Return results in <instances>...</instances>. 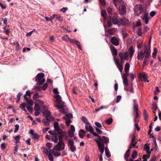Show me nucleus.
Listing matches in <instances>:
<instances>
[{"mask_svg": "<svg viewBox=\"0 0 161 161\" xmlns=\"http://www.w3.org/2000/svg\"><path fill=\"white\" fill-rule=\"evenodd\" d=\"M107 13L105 10H103L101 12V16L103 17L104 20H107V24L104 25L105 31V40L107 42L110 44L111 42V29H108L111 26V15H109L107 18Z\"/></svg>", "mask_w": 161, "mask_h": 161, "instance_id": "obj_1", "label": "nucleus"}, {"mask_svg": "<svg viewBox=\"0 0 161 161\" xmlns=\"http://www.w3.org/2000/svg\"><path fill=\"white\" fill-rule=\"evenodd\" d=\"M144 51L142 50H140L138 51L137 54V58L140 60H142L143 59L145 55L146 54L145 50L149 51L151 54V49L150 47L148 48L146 45H145L144 47Z\"/></svg>", "mask_w": 161, "mask_h": 161, "instance_id": "obj_2", "label": "nucleus"}, {"mask_svg": "<svg viewBox=\"0 0 161 161\" xmlns=\"http://www.w3.org/2000/svg\"><path fill=\"white\" fill-rule=\"evenodd\" d=\"M146 11V8L140 5H137L135 7V14L137 16H139L142 12L144 13Z\"/></svg>", "mask_w": 161, "mask_h": 161, "instance_id": "obj_3", "label": "nucleus"}, {"mask_svg": "<svg viewBox=\"0 0 161 161\" xmlns=\"http://www.w3.org/2000/svg\"><path fill=\"white\" fill-rule=\"evenodd\" d=\"M64 102L61 103H59V105H55V106L58 108H60L59 111L63 114L67 113L68 110L66 108L65 105H64Z\"/></svg>", "mask_w": 161, "mask_h": 161, "instance_id": "obj_4", "label": "nucleus"}, {"mask_svg": "<svg viewBox=\"0 0 161 161\" xmlns=\"http://www.w3.org/2000/svg\"><path fill=\"white\" fill-rule=\"evenodd\" d=\"M134 104H133V115L135 118L134 120H135V118L138 117L139 115L138 112V105L136 103V100H133Z\"/></svg>", "mask_w": 161, "mask_h": 161, "instance_id": "obj_5", "label": "nucleus"}, {"mask_svg": "<svg viewBox=\"0 0 161 161\" xmlns=\"http://www.w3.org/2000/svg\"><path fill=\"white\" fill-rule=\"evenodd\" d=\"M94 140L96 141V143L97 144L98 147V150L101 153L103 154L104 151V145L103 143L100 142L98 141L97 139H95Z\"/></svg>", "mask_w": 161, "mask_h": 161, "instance_id": "obj_6", "label": "nucleus"}, {"mask_svg": "<svg viewBox=\"0 0 161 161\" xmlns=\"http://www.w3.org/2000/svg\"><path fill=\"white\" fill-rule=\"evenodd\" d=\"M141 18L146 24H148V20L150 19V17L148 16V12L146 11L142 15Z\"/></svg>", "mask_w": 161, "mask_h": 161, "instance_id": "obj_7", "label": "nucleus"}, {"mask_svg": "<svg viewBox=\"0 0 161 161\" xmlns=\"http://www.w3.org/2000/svg\"><path fill=\"white\" fill-rule=\"evenodd\" d=\"M119 10L120 14L125 15L126 13V7L124 5H120L119 7Z\"/></svg>", "mask_w": 161, "mask_h": 161, "instance_id": "obj_8", "label": "nucleus"}, {"mask_svg": "<svg viewBox=\"0 0 161 161\" xmlns=\"http://www.w3.org/2000/svg\"><path fill=\"white\" fill-rule=\"evenodd\" d=\"M43 116L45 117L46 118H49L51 121L54 120L53 117L51 115V113L49 111H46L43 112Z\"/></svg>", "mask_w": 161, "mask_h": 161, "instance_id": "obj_9", "label": "nucleus"}, {"mask_svg": "<svg viewBox=\"0 0 161 161\" xmlns=\"http://www.w3.org/2000/svg\"><path fill=\"white\" fill-rule=\"evenodd\" d=\"M54 130L58 134H61L62 133V130L60 128L58 123L57 122L55 121L54 123Z\"/></svg>", "mask_w": 161, "mask_h": 161, "instance_id": "obj_10", "label": "nucleus"}, {"mask_svg": "<svg viewBox=\"0 0 161 161\" xmlns=\"http://www.w3.org/2000/svg\"><path fill=\"white\" fill-rule=\"evenodd\" d=\"M64 145L63 142H59L55 146L56 150H63L64 148Z\"/></svg>", "mask_w": 161, "mask_h": 161, "instance_id": "obj_11", "label": "nucleus"}, {"mask_svg": "<svg viewBox=\"0 0 161 161\" xmlns=\"http://www.w3.org/2000/svg\"><path fill=\"white\" fill-rule=\"evenodd\" d=\"M119 55L120 57V59L122 61H123V59L126 60H128V59L129 56L128 53L126 52H124L123 55L122 53H119Z\"/></svg>", "mask_w": 161, "mask_h": 161, "instance_id": "obj_12", "label": "nucleus"}, {"mask_svg": "<svg viewBox=\"0 0 161 161\" xmlns=\"http://www.w3.org/2000/svg\"><path fill=\"white\" fill-rule=\"evenodd\" d=\"M145 52H146V54L145 55V58L143 60V65H146L148 63L147 61V59L148 58L150 55V53L149 51H147L146 50H145Z\"/></svg>", "mask_w": 161, "mask_h": 161, "instance_id": "obj_13", "label": "nucleus"}, {"mask_svg": "<svg viewBox=\"0 0 161 161\" xmlns=\"http://www.w3.org/2000/svg\"><path fill=\"white\" fill-rule=\"evenodd\" d=\"M97 140L99 141L100 142L103 143L104 144V143H107L108 142L109 139L107 137L103 136L102 138L100 137Z\"/></svg>", "mask_w": 161, "mask_h": 161, "instance_id": "obj_14", "label": "nucleus"}, {"mask_svg": "<svg viewBox=\"0 0 161 161\" xmlns=\"http://www.w3.org/2000/svg\"><path fill=\"white\" fill-rule=\"evenodd\" d=\"M128 20L125 17H123L122 18H120L119 21V25H125L126 24L128 23Z\"/></svg>", "mask_w": 161, "mask_h": 161, "instance_id": "obj_15", "label": "nucleus"}, {"mask_svg": "<svg viewBox=\"0 0 161 161\" xmlns=\"http://www.w3.org/2000/svg\"><path fill=\"white\" fill-rule=\"evenodd\" d=\"M119 39L114 36L111 37V43L116 46H118L119 44Z\"/></svg>", "mask_w": 161, "mask_h": 161, "instance_id": "obj_16", "label": "nucleus"}, {"mask_svg": "<svg viewBox=\"0 0 161 161\" xmlns=\"http://www.w3.org/2000/svg\"><path fill=\"white\" fill-rule=\"evenodd\" d=\"M127 74H125L122 76L123 83L125 86L128 85V80L127 79Z\"/></svg>", "mask_w": 161, "mask_h": 161, "instance_id": "obj_17", "label": "nucleus"}, {"mask_svg": "<svg viewBox=\"0 0 161 161\" xmlns=\"http://www.w3.org/2000/svg\"><path fill=\"white\" fill-rule=\"evenodd\" d=\"M135 136L134 134H133L131 140V145L133 147L137 148L138 147L136 145L137 142L135 141Z\"/></svg>", "mask_w": 161, "mask_h": 161, "instance_id": "obj_18", "label": "nucleus"}, {"mask_svg": "<svg viewBox=\"0 0 161 161\" xmlns=\"http://www.w3.org/2000/svg\"><path fill=\"white\" fill-rule=\"evenodd\" d=\"M139 78L140 79H143V81L144 82H146L147 79V75L144 72H143L140 74Z\"/></svg>", "mask_w": 161, "mask_h": 161, "instance_id": "obj_19", "label": "nucleus"}, {"mask_svg": "<svg viewBox=\"0 0 161 161\" xmlns=\"http://www.w3.org/2000/svg\"><path fill=\"white\" fill-rule=\"evenodd\" d=\"M44 76V73H39L36 76L35 79L36 81L39 80L42 78H43Z\"/></svg>", "mask_w": 161, "mask_h": 161, "instance_id": "obj_20", "label": "nucleus"}, {"mask_svg": "<svg viewBox=\"0 0 161 161\" xmlns=\"http://www.w3.org/2000/svg\"><path fill=\"white\" fill-rule=\"evenodd\" d=\"M50 121H51L49 118H44L42 120V122L45 126H48L49 125Z\"/></svg>", "mask_w": 161, "mask_h": 161, "instance_id": "obj_21", "label": "nucleus"}, {"mask_svg": "<svg viewBox=\"0 0 161 161\" xmlns=\"http://www.w3.org/2000/svg\"><path fill=\"white\" fill-rule=\"evenodd\" d=\"M128 52L130 57V59H131L135 52V51L133 49L132 46H131L130 47L128 50Z\"/></svg>", "mask_w": 161, "mask_h": 161, "instance_id": "obj_22", "label": "nucleus"}, {"mask_svg": "<svg viewBox=\"0 0 161 161\" xmlns=\"http://www.w3.org/2000/svg\"><path fill=\"white\" fill-rule=\"evenodd\" d=\"M55 97L56 99V101L58 103H61L63 102L61 99V96L59 94H57L55 96Z\"/></svg>", "mask_w": 161, "mask_h": 161, "instance_id": "obj_23", "label": "nucleus"}, {"mask_svg": "<svg viewBox=\"0 0 161 161\" xmlns=\"http://www.w3.org/2000/svg\"><path fill=\"white\" fill-rule=\"evenodd\" d=\"M111 52L114 58L118 54L117 51L113 46H111Z\"/></svg>", "mask_w": 161, "mask_h": 161, "instance_id": "obj_24", "label": "nucleus"}, {"mask_svg": "<svg viewBox=\"0 0 161 161\" xmlns=\"http://www.w3.org/2000/svg\"><path fill=\"white\" fill-rule=\"evenodd\" d=\"M86 134V131L82 129L80 130L79 131V135L80 138H83Z\"/></svg>", "mask_w": 161, "mask_h": 161, "instance_id": "obj_25", "label": "nucleus"}, {"mask_svg": "<svg viewBox=\"0 0 161 161\" xmlns=\"http://www.w3.org/2000/svg\"><path fill=\"white\" fill-rule=\"evenodd\" d=\"M119 19H118L115 17H113L112 18V22L114 24H117L119 25Z\"/></svg>", "mask_w": 161, "mask_h": 161, "instance_id": "obj_26", "label": "nucleus"}, {"mask_svg": "<svg viewBox=\"0 0 161 161\" xmlns=\"http://www.w3.org/2000/svg\"><path fill=\"white\" fill-rule=\"evenodd\" d=\"M51 140L55 143H57L58 141V134L56 133V135H53L51 137Z\"/></svg>", "mask_w": 161, "mask_h": 161, "instance_id": "obj_27", "label": "nucleus"}, {"mask_svg": "<svg viewBox=\"0 0 161 161\" xmlns=\"http://www.w3.org/2000/svg\"><path fill=\"white\" fill-rule=\"evenodd\" d=\"M130 152V149H128L124 154V158L126 160V161H128V158L129 156Z\"/></svg>", "mask_w": 161, "mask_h": 161, "instance_id": "obj_28", "label": "nucleus"}, {"mask_svg": "<svg viewBox=\"0 0 161 161\" xmlns=\"http://www.w3.org/2000/svg\"><path fill=\"white\" fill-rule=\"evenodd\" d=\"M113 3L116 7L122 3V2L120 0H113Z\"/></svg>", "mask_w": 161, "mask_h": 161, "instance_id": "obj_29", "label": "nucleus"}, {"mask_svg": "<svg viewBox=\"0 0 161 161\" xmlns=\"http://www.w3.org/2000/svg\"><path fill=\"white\" fill-rule=\"evenodd\" d=\"M130 67V64L128 63H126L125 66V71L127 74L129 72Z\"/></svg>", "mask_w": 161, "mask_h": 161, "instance_id": "obj_30", "label": "nucleus"}, {"mask_svg": "<svg viewBox=\"0 0 161 161\" xmlns=\"http://www.w3.org/2000/svg\"><path fill=\"white\" fill-rule=\"evenodd\" d=\"M85 129L86 130L89 132L91 133L93 131V128L91 126H88L86 125L85 126Z\"/></svg>", "mask_w": 161, "mask_h": 161, "instance_id": "obj_31", "label": "nucleus"}, {"mask_svg": "<svg viewBox=\"0 0 161 161\" xmlns=\"http://www.w3.org/2000/svg\"><path fill=\"white\" fill-rule=\"evenodd\" d=\"M58 134H59V135L58 136V139L59 140V142H63V138L64 136V132L62 130V133L61 134H58V133H57Z\"/></svg>", "mask_w": 161, "mask_h": 161, "instance_id": "obj_32", "label": "nucleus"}, {"mask_svg": "<svg viewBox=\"0 0 161 161\" xmlns=\"http://www.w3.org/2000/svg\"><path fill=\"white\" fill-rule=\"evenodd\" d=\"M144 148L145 150L146 151L147 154H149L151 153V152L149 151L150 148L148 144H145L144 146Z\"/></svg>", "mask_w": 161, "mask_h": 161, "instance_id": "obj_33", "label": "nucleus"}, {"mask_svg": "<svg viewBox=\"0 0 161 161\" xmlns=\"http://www.w3.org/2000/svg\"><path fill=\"white\" fill-rule=\"evenodd\" d=\"M81 120L85 124L90 125V123L89 122L88 120L85 117H82L81 118Z\"/></svg>", "mask_w": 161, "mask_h": 161, "instance_id": "obj_34", "label": "nucleus"}, {"mask_svg": "<svg viewBox=\"0 0 161 161\" xmlns=\"http://www.w3.org/2000/svg\"><path fill=\"white\" fill-rule=\"evenodd\" d=\"M65 116V117H63L64 119H67V118L70 119L72 117L73 115L72 114L69 113L66 114Z\"/></svg>", "mask_w": 161, "mask_h": 161, "instance_id": "obj_35", "label": "nucleus"}, {"mask_svg": "<svg viewBox=\"0 0 161 161\" xmlns=\"http://www.w3.org/2000/svg\"><path fill=\"white\" fill-rule=\"evenodd\" d=\"M32 138L34 139H39L40 136L39 134L36 133L33 134V135L32 136Z\"/></svg>", "mask_w": 161, "mask_h": 161, "instance_id": "obj_36", "label": "nucleus"}, {"mask_svg": "<svg viewBox=\"0 0 161 161\" xmlns=\"http://www.w3.org/2000/svg\"><path fill=\"white\" fill-rule=\"evenodd\" d=\"M157 52V49L156 48H154V49L153 52L152 53V57L153 58H156Z\"/></svg>", "mask_w": 161, "mask_h": 161, "instance_id": "obj_37", "label": "nucleus"}, {"mask_svg": "<svg viewBox=\"0 0 161 161\" xmlns=\"http://www.w3.org/2000/svg\"><path fill=\"white\" fill-rule=\"evenodd\" d=\"M22 95V94L20 92H19L17 96V100L16 101V102L18 103L19 101L20 97Z\"/></svg>", "mask_w": 161, "mask_h": 161, "instance_id": "obj_38", "label": "nucleus"}, {"mask_svg": "<svg viewBox=\"0 0 161 161\" xmlns=\"http://www.w3.org/2000/svg\"><path fill=\"white\" fill-rule=\"evenodd\" d=\"M75 44L78 46L79 49L81 50H82V48L81 47L80 43L79 41L76 40L75 42Z\"/></svg>", "mask_w": 161, "mask_h": 161, "instance_id": "obj_39", "label": "nucleus"}, {"mask_svg": "<svg viewBox=\"0 0 161 161\" xmlns=\"http://www.w3.org/2000/svg\"><path fill=\"white\" fill-rule=\"evenodd\" d=\"M40 109V107L39 105L36 103H35V107H34V109L36 111H38Z\"/></svg>", "mask_w": 161, "mask_h": 161, "instance_id": "obj_40", "label": "nucleus"}, {"mask_svg": "<svg viewBox=\"0 0 161 161\" xmlns=\"http://www.w3.org/2000/svg\"><path fill=\"white\" fill-rule=\"evenodd\" d=\"M27 104L28 105L31 106H33V101L31 99H30L29 100H27Z\"/></svg>", "mask_w": 161, "mask_h": 161, "instance_id": "obj_41", "label": "nucleus"}, {"mask_svg": "<svg viewBox=\"0 0 161 161\" xmlns=\"http://www.w3.org/2000/svg\"><path fill=\"white\" fill-rule=\"evenodd\" d=\"M45 81V79H43L41 80H39L37 83V85H42Z\"/></svg>", "mask_w": 161, "mask_h": 161, "instance_id": "obj_42", "label": "nucleus"}, {"mask_svg": "<svg viewBox=\"0 0 161 161\" xmlns=\"http://www.w3.org/2000/svg\"><path fill=\"white\" fill-rule=\"evenodd\" d=\"M143 115L145 119L147 120L148 119V114L145 110L144 111Z\"/></svg>", "mask_w": 161, "mask_h": 161, "instance_id": "obj_43", "label": "nucleus"}, {"mask_svg": "<svg viewBox=\"0 0 161 161\" xmlns=\"http://www.w3.org/2000/svg\"><path fill=\"white\" fill-rule=\"evenodd\" d=\"M137 155V152L136 150H134L133 151L131 157L133 159L135 158Z\"/></svg>", "mask_w": 161, "mask_h": 161, "instance_id": "obj_44", "label": "nucleus"}, {"mask_svg": "<svg viewBox=\"0 0 161 161\" xmlns=\"http://www.w3.org/2000/svg\"><path fill=\"white\" fill-rule=\"evenodd\" d=\"M74 144V142L73 140L69 139L68 140V145L71 146H73Z\"/></svg>", "mask_w": 161, "mask_h": 161, "instance_id": "obj_45", "label": "nucleus"}, {"mask_svg": "<svg viewBox=\"0 0 161 161\" xmlns=\"http://www.w3.org/2000/svg\"><path fill=\"white\" fill-rule=\"evenodd\" d=\"M48 159L50 161H54L53 157L51 154V153H49L48 155Z\"/></svg>", "mask_w": 161, "mask_h": 161, "instance_id": "obj_46", "label": "nucleus"}, {"mask_svg": "<svg viewBox=\"0 0 161 161\" xmlns=\"http://www.w3.org/2000/svg\"><path fill=\"white\" fill-rule=\"evenodd\" d=\"M114 60L116 66L121 64L119 62V61L118 60V59L115 58V57L114 58Z\"/></svg>", "mask_w": 161, "mask_h": 161, "instance_id": "obj_47", "label": "nucleus"}, {"mask_svg": "<svg viewBox=\"0 0 161 161\" xmlns=\"http://www.w3.org/2000/svg\"><path fill=\"white\" fill-rule=\"evenodd\" d=\"M70 150L72 152H74L76 150V147L74 145L71 146L70 147Z\"/></svg>", "mask_w": 161, "mask_h": 161, "instance_id": "obj_48", "label": "nucleus"}, {"mask_svg": "<svg viewBox=\"0 0 161 161\" xmlns=\"http://www.w3.org/2000/svg\"><path fill=\"white\" fill-rule=\"evenodd\" d=\"M117 67L118 68L119 71L121 73L123 70L122 66L121 64H119L117 66Z\"/></svg>", "mask_w": 161, "mask_h": 161, "instance_id": "obj_49", "label": "nucleus"}, {"mask_svg": "<svg viewBox=\"0 0 161 161\" xmlns=\"http://www.w3.org/2000/svg\"><path fill=\"white\" fill-rule=\"evenodd\" d=\"M157 106L156 103H153L152 105V108L154 111H156L157 109Z\"/></svg>", "mask_w": 161, "mask_h": 161, "instance_id": "obj_50", "label": "nucleus"}, {"mask_svg": "<svg viewBox=\"0 0 161 161\" xmlns=\"http://www.w3.org/2000/svg\"><path fill=\"white\" fill-rule=\"evenodd\" d=\"M68 9V8L67 7H63L60 10V11L61 12H62L63 13H64L66 12V11H67Z\"/></svg>", "mask_w": 161, "mask_h": 161, "instance_id": "obj_51", "label": "nucleus"}, {"mask_svg": "<svg viewBox=\"0 0 161 161\" xmlns=\"http://www.w3.org/2000/svg\"><path fill=\"white\" fill-rule=\"evenodd\" d=\"M52 143L50 142H47L46 144V146L48 148V149L52 147Z\"/></svg>", "mask_w": 161, "mask_h": 161, "instance_id": "obj_52", "label": "nucleus"}, {"mask_svg": "<svg viewBox=\"0 0 161 161\" xmlns=\"http://www.w3.org/2000/svg\"><path fill=\"white\" fill-rule=\"evenodd\" d=\"M121 98V96L120 95H118L117 96L116 100V103H119L120 100Z\"/></svg>", "mask_w": 161, "mask_h": 161, "instance_id": "obj_53", "label": "nucleus"}, {"mask_svg": "<svg viewBox=\"0 0 161 161\" xmlns=\"http://www.w3.org/2000/svg\"><path fill=\"white\" fill-rule=\"evenodd\" d=\"M39 94L38 93L36 92V93L33 96V98L35 100L36 99L39 98Z\"/></svg>", "mask_w": 161, "mask_h": 161, "instance_id": "obj_54", "label": "nucleus"}, {"mask_svg": "<svg viewBox=\"0 0 161 161\" xmlns=\"http://www.w3.org/2000/svg\"><path fill=\"white\" fill-rule=\"evenodd\" d=\"M95 124L98 127L101 128L102 127L101 124L98 122H95Z\"/></svg>", "mask_w": 161, "mask_h": 161, "instance_id": "obj_55", "label": "nucleus"}, {"mask_svg": "<svg viewBox=\"0 0 161 161\" xmlns=\"http://www.w3.org/2000/svg\"><path fill=\"white\" fill-rule=\"evenodd\" d=\"M56 18L58 21H60L62 20L61 16L59 15H56Z\"/></svg>", "mask_w": 161, "mask_h": 161, "instance_id": "obj_56", "label": "nucleus"}, {"mask_svg": "<svg viewBox=\"0 0 161 161\" xmlns=\"http://www.w3.org/2000/svg\"><path fill=\"white\" fill-rule=\"evenodd\" d=\"M53 155L55 157H58L61 155V154L60 152H55V153L53 154Z\"/></svg>", "mask_w": 161, "mask_h": 161, "instance_id": "obj_57", "label": "nucleus"}, {"mask_svg": "<svg viewBox=\"0 0 161 161\" xmlns=\"http://www.w3.org/2000/svg\"><path fill=\"white\" fill-rule=\"evenodd\" d=\"M15 128L14 130V132L16 133L18 131V130L19 129V125L18 124H16L15 125Z\"/></svg>", "mask_w": 161, "mask_h": 161, "instance_id": "obj_58", "label": "nucleus"}, {"mask_svg": "<svg viewBox=\"0 0 161 161\" xmlns=\"http://www.w3.org/2000/svg\"><path fill=\"white\" fill-rule=\"evenodd\" d=\"M137 34L139 36H142V32L141 29L140 28L138 29L137 31Z\"/></svg>", "mask_w": 161, "mask_h": 161, "instance_id": "obj_59", "label": "nucleus"}, {"mask_svg": "<svg viewBox=\"0 0 161 161\" xmlns=\"http://www.w3.org/2000/svg\"><path fill=\"white\" fill-rule=\"evenodd\" d=\"M106 123L108 125H110L111 124V118H109L106 120Z\"/></svg>", "mask_w": 161, "mask_h": 161, "instance_id": "obj_60", "label": "nucleus"}, {"mask_svg": "<svg viewBox=\"0 0 161 161\" xmlns=\"http://www.w3.org/2000/svg\"><path fill=\"white\" fill-rule=\"evenodd\" d=\"M95 129L96 130V131L97 132L98 134H101L102 133V131L98 128L95 127Z\"/></svg>", "mask_w": 161, "mask_h": 161, "instance_id": "obj_61", "label": "nucleus"}, {"mask_svg": "<svg viewBox=\"0 0 161 161\" xmlns=\"http://www.w3.org/2000/svg\"><path fill=\"white\" fill-rule=\"evenodd\" d=\"M26 106V105L25 104V103H23L20 105L19 106V108H21L22 109L23 108H25Z\"/></svg>", "mask_w": 161, "mask_h": 161, "instance_id": "obj_62", "label": "nucleus"}, {"mask_svg": "<svg viewBox=\"0 0 161 161\" xmlns=\"http://www.w3.org/2000/svg\"><path fill=\"white\" fill-rule=\"evenodd\" d=\"M91 134H93L94 136L98 137V139L100 137V136L95 132L93 131Z\"/></svg>", "mask_w": 161, "mask_h": 161, "instance_id": "obj_63", "label": "nucleus"}, {"mask_svg": "<svg viewBox=\"0 0 161 161\" xmlns=\"http://www.w3.org/2000/svg\"><path fill=\"white\" fill-rule=\"evenodd\" d=\"M100 3L103 6L105 5V2L104 0H99Z\"/></svg>", "mask_w": 161, "mask_h": 161, "instance_id": "obj_64", "label": "nucleus"}]
</instances>
